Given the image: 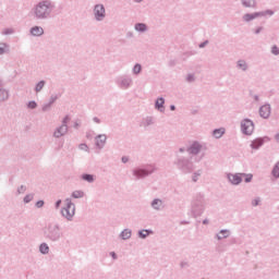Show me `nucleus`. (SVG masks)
I'll return each instance as SVG.
<instances>
[{"instance_id": "11", "label": "nucleus", "mask_w": 279, "mask_h": 279, "mask_svg": "<svg viewBox=\"0 0 279 279\" xmlns=\"http://www.w3.org/2000/svg\"><path fill=\"white\" fill-rule=\"evenodd\" d=\"M104 143H106V135H98L96 138L97 147H104Z\"/></svg>"}, {"instance_id": "12", "label": "nucleus", "mask_w": 279, "mask_h": 279, "mask_svg": "<svg viewBox=\"0 0 279 279\" xmlns=\"http://www.w3.org/2000/svg\"><path fill=\"white\" fill-rule=\"evenodd\" d=\"M199 149H202V146H199L197 143H194L190 148V154H198Z\"/></svg>"}, {"instance_id": "33", "label": "nucleus", "mask_w": 279, "mask_h": 279, "mask_svg": "<svg viewBox=\"0 0 279 279\" xmlns=\"http://www.w3.org/2000/svg\"><path fill=\"white\" fill-rule=\"evenodd\" d=\"M271 52H272L275 56H278V53H279L278 47L274 46L272 49H271Z\"/></svg>"}, {"instance_id": "38", "label": "nucleus", "mask_w": 279, "mask_h": 279, "mask_svg": "<svg viewBox=\"0 0 279 279\" xmlns=\"http://www.w3.org/2000/svg\"><path fill=\"white\" fill-rule=\"evenodd\" d=\"M258 199H255L254 202H253V206H258Z\"/></svg>"}, {"instance_id": "5", "label": "nucleus", "mask_w": 279, "mask_h": 279, "mask_svg": "<svg viewBox=\"0 0 279 279\" xmlns=\"http://www.w3.org/2000/svg\"><path fill=\"white\" fill-rule=\"evenodd\" d=\"M265 14H274L271 11H266L265 13H253V14H246L244 15V21H254V19H258V16H265Z\"/></svg>"}, {"instance_id": "18", "label": "nucleus", "mask_w": 279, "mask_h": 279, "mask_svg": "<svg viewBox=\"0 0 279 279\" xmlns=\"http://www.w3.org/2000/svg\"><path fill=\"white\" fill-rule=\"evenodd\" d=\"M134 174L137 175V178H143L144 175H147V171H145V170H135Z\"/></svg>"}, {"instance_id": "21", "label": "nucleus", "mask_w": 279, "mask_h": 279, "mask_svg": "<svg viewBox=\"0 0 279 279\" xmlns=\"http://www.w3.org/2000/svg\"><path fill=\"white\" fill-rule=\"evenodd\" d=\"M4 99H8V93L5 89L0 90V101H4Z\"/></svg>"}, {"instance_id": "34", "label": "nucleus", "mask_w": 279, "mask_h": 279, "mask_svg": "<svg viewBox=\"0 0 279 279\" xmlns=\"http://www.w3.org/2000/svg\"><path fill=\"white\" fill-rule=\"evenodd\" d=\"M1 53H5V45L0 44V56Z\"/></svg>"}, {"instance_id": "19", "label": "nucleus", "mask_w": 279, "mask_h": 279, "mask_svg": "<svg viewBox=\"0 0 279 279\" xmlns=\"http://www.w3.org/2000/svg\"><path fill=\"white\" fill-rule=\"evenodd\" d=\"M72 196L75 198V199H78L80 197H84V192L82 191H74Z\"/></svg>"}, {"instance_id": "6", "label": "nucleus", "mask_w": 279, "mask_h": 279, "mask_svg": "<svg viewBox=\"0 0 279 279\" xmlns=\"http://www.w3.org/2000/svg\"><path fill=\"white\" fill-rule=\"evenodd\" d=\"M105 14H106V9L104 8V5L98 4L95 7V16L98 21L100 19H104Z\"/></svg>"}, {"instance_id": "39", "label": "nucleus", "mask_w": 279, "mask_h": 279, "mask_svg": "<svg viewBox=\"0 0 279 279\" xmlns=\"http://www.w3.org/2000/svg\"><path fill=\"white\" fill-rule=\"evenodd\" d=\"M60 204H62V201H58V202H57V208L60 207Z\"/></svg>"}, {"instance_id": "16", "label": "nucleus", "mask_w": 279, "mask_h": 279, "mask_svg": "<svg viewBox=\"0 0 279 279\" xmlns=\"http://www.w3.org/2000/svg\"><path fill=\"white\" fill-rule=\"evenodd\" d=\"M162 106H165V98H158L156 101V108H158V110H160V108H162Z\"/></svg>"}, {"instance_id": "30", "label": "nucleus", "mask_w": 279, "mask_h": 279, "mask_svg": "<svg viewBox=\"0 0 279 279\" xmlns=\"http://www.w3.org/2000/svg\"><path fill=\"white\" fill-rule=\"evenodd\" d=\"M239 66H240V69H243V71H245L247 69L245 61H239Z\"/></svg>"}, {"instance_id": "9", "label": "nucleus", "mask_w": 279, "mask_h": 279, "mask_svg": "<svg viewBox=\"0 0 279 279\" xmlns=\"http://www.w3.org/2000/svg\"><path fill=\"white\" fill-rule=\"evenodd\" d=\"M31 34L33 36H43L45 34V31L40 26H35L31 29Z\"/></svg>"}, {"instance_id": "25", "label": "nucleus", "mask_w": 279, "mask_h": 279, "mask_svg": "<svg viewBox=\"0 0 279 279\" xmlns=\"http://www.w3.org/2000/svg\"><path fill=\"white\" fill-rule=\"evenodd\" d=\"M45 87V82H39L36 86V92L40 93V90H43V88Z\"/></svg>"}, {"instance_id": "24", "label": "nucleus", "mask_w": 279, "mask_h": 279, "mask_svg": "<svg viewBox=\"0 0 279 279\" xmlns=\"http://www.w3.org/2000/svg\"><path fill=\"white\" fill-rule=\"evenodd\" d=\"M243 178H244L245 182H252V178H254V175L242 173V179Z\"/></svg>"}, {"instance_id": "7", "label": "nucleus", "mask_w": 279, "mask_h": 279, "mask_svg": "<svg viewBox=\"0 0 279 279\" xmlns=\"http://www.w3.org/2000/svg\"><path fill=\"white\" fill-rule=\"evenodd\" d=\"M259 114L260 117H263V119L269 118V114H271V107H269L268 105L263 106L259 109Z\"/></svg>"}, {"instance_id": "32", "label": "nucleus", "mask_w": 279, "mask_h": 279, "mask_svg": "<svg viewBox=\"0 0 279 279\" xmlns=\"http://www.w3.org/2000/svg\"><path fill=\"white\" fill-rule=\"evenodd\" d=\"M83 180H86L87 182H93V175L85 174V175H83Z\"/></svg>"}, {"instance_id": "15", "label": "nucleus", "mask_w": 279, "mask_h": 279, "mask_svg": "<svg viewBox=\"0 0 279 279\" xmlns=\"http://www.w3.org/2000/svg\"><path fill=\"white\" fill-rule=\"evenodd\" d=\"M41 254H49V246L47 244H41L39 247Z\"/></svg>"}, {"instance_id": "3", "label": "nucleus", "mask_w": 279, "mask_h": 279, "mask_svg": "<svg viewBox=\"0 0 279 279\" xmlns=\"http://www.w3.org/2000/svg\"><path fill=\"white\" fill-rule=\"evenodd\" d=\"M242 132L244 134H252L254 132V122H252L251 120H243L242 122Z\"/></svg>"}, {"instance_id": "46", "label": "nucleus", "mask_w": 279, "mask_h": 279, "mask_svg": "<svg viewBox=\"0 0 279 279\" xmlns=\"http://www.w3.org/2000/svg\"><path fill=\"white\" fill-rule=\"evenodd\" d=\"M84 147H86V145H82V148L84 149Z\"/></svg>"}, {"instance_id": "28", "label": "nucleus", "mask_w": 279, "mask_h": 279, "mask_svg": "<svg viewBox=\"0 0 279 279\" xmlns=\"http://www.w3.org/2000/svg\"><path fill=\"white\" fill-rule=\"evenodd\" d=\"M32 199H34V195H26V196L24 197L25 204H29V202H32Z\"/></svg>"}, {"instance_id": "10", "label": "nucleus", "mask_w": 279, "mask_h": 279, "mask_svg": "<svg viewBox=\"0 0 279 279\" xmlns=\"http://www.w3.org/2000/svg\"><path fill=\"white\" fill-rule=\"evenodd\" d=\"M66 130H68V129H66V125H61V126L54 132L56 138H60V136H64Z\"/></svg>"}, {"instance_id": "22", "label": "nucleus", "mask_w": 279, "mask_h": 279, "mask_svg": "<svg viewBox=\"0 0 279 279\" xmlns=\"http://www.w3.org/2000/svg\"><path fill=\"white\" fill-rule=\"evenodd\" d=\"M272 175L275 178H279V162L275 166V168L272 170Z\"/></svg>"}, {"instance_id": "1", "label": "nucleus", "mask_w": 279, "mask_h": 279, "mask_svg": "<svg viewBox=\"0 0 279 279\" xmlns=\"http://www.w3.org/2000/svg\"><path fill=\"white\" fill-rule=\"evenodd\" d=\"M51 8V3L49 2H40L36 8H35V16L37 19H45L49 14V10Z\"/></svg>"}, {"instance_id": "23", "label": "nucleus", "mask_w": 279, "mask_h": 279, "mask_svg": "<svg viewBox=\"0 0 279 279\" xmlns=\"http://www.w3.org/2000/svg\"><path fill=\"white\" fill-rule=\"evenodd\" d=\"M243 5L252 8V5H254V0H243Z\"/></svg>"}, {"instance_id": "45", "label": "nucleus", "mask_w": 279, "mask_h": 279, "mask_svg": "<svg viewBox=\"0 0 279 279\" xmlns=\"http://www.w3.org/2000/svg\"><path fill=\"white\" fill-rule=\"evenodd\" d=\"M191 80H192L191 76H189V82H191Z\"/></svg>"}, {"instance_id": "27", "label": "nucleus", "mask_w": 279, "mask_h": 279, "mask_svg": "<svg viewBox=\"0 0 279 279\" xmlns=\"http://www.w3.org/2000/svg\"><path fill=\"white\" fill-rule=\"evenodd\" d=\"M140 236H141L142 239H145L146 236H149V231H148V230H142V231L140 232Z\"/></svg>"}, {"instance_id": "26", "label": "nucleus", "mask_w": 279, "mask_h": 279, "mask_svg": "<svg viewBox=\"0 0 279 279\" xmlns=\"http://www.w3.org/2000/svg\"><path fill=\"white\" fill-rule=\"evenodd\" d=\"M220 234L222 235H218V239H226L230 236V231H221Z\"/></svg>"}, {"instance_id": "14", "label": "nucleus", "mask_w": 279, "mask_h": 279, "mask_svg": "<svg viewBox=\"0 0 279 279\" xmlns=\"http://www.w3.org/2000/svg\"><path fill=\"white\" fill-rule=\"evenodd\" d=\"M260 145H263V140H260V138L255 140V141L252 143L253 149H258V148L260 147Z\"/></svg>"}, {"instance_id": "4", "label": "nucleus", "mask_w": 279, "mask_h": 279, "mask_svg": "<svg viewBox=\"0 0 279 279\" xmlns=\"http://www.w3.org/2000/svg\"><path fill=\"white\" fill-rule=\"evenodd\" d=\"M45 234L46 236H48V239L56 241V239H58V227L48 228Z\"/></svg>"}, {"instance_id": "41", "label": "nucleus", "mask_w": 279, "mask_h": 279, "mask_svg": "<svg viewBox=\"0 0 279 279\" xmlns=\"http://www.w3.org/2000/svg\"><path fill=\"white\" fill-rule=\"evenodd\" d=\"M122 162H128V158H126V157H123V158H122Z\"/></svg>"}, {"instance_id": "36", "label": "nucleus", "mask_w": 279, "mask_h": 279, "mask_svg": "<svg viewBox=\"0 0 279 279\" xmlns=\"http://www.w3.org/2000/svg\"><path fill=\"white\" fill-rule=\"evenodd\" d=\"M28 108H32V109L36 108V102L35 101H31L28 104Z\"/></svg>"}, {"instance_id": "13", "label": "nucleus", "mask_w": 279, "mask_h": 279, "mask_svg": "<svg viewBox=\"0 0 279 279\" xmlns=\"http://www.w3.org/2000/svg\"><path fill=\"white\" fill-rule=\"evenodd\" d=\"M226 133V130L223 129H218L214 131V136L216 138H221V136H223V134Z\"/></svg>"}, {"instance_id": "17", "label": "nucleus", "mask_w": 279, "mask_h": 279, "mask_svg": "<svg viewBox=\"0 0 279 279\" xmlns=\"http://www.w3.org/2000/svg\"><path fill=\"white\" fill-rule=\"evenodd\" d=\"M121 236L124 240L130 239V236H132V232L130 230H124L122 231Z\"/></svg>"}, {"instance_id": "20", "label": "nucleus", "mask_w": 279, "mask_h": 279, "mask_svg": "<svg viewBox=\"0 0 279 279\" xmlns=\"http://www.w3.org/2000/svg\"><path fill=\"white\" fill-rule=\"evenodd\" d=\"M135 29H136L137 32H145V31L147 29V26H146L145 24H137V25L135 26Z\"/></svg>"}, {"instance_id": "43", "label": "nucleus", "mask_w": 279, "mask_h": 279, "mask_svg": "<svg viewBox=\"0 0 279 279\" xmlns=\"http://www.w3.org/2000/svg\"><path fill=\"white\" fill-rule=\"evenodd\" d=\"M170 109H171V110H175V106H171Z\"/></svg>"}, {"instance_id": "44", "label": "nucleus", "mask_w": 279, "mask_h": 279, "mask_svg": "<svg viewBox=\"0 0 279 279\" xmlns=\"http://www.w3.org/2000/svg\"><path fill=\"white\" fill-rule=\"evenodd\" d=\"M204 45H205V44H201V46H199V47H204Z\"/></svg>"}, {"instance_id": "2", "label": "nucleus", "mask_w": 279, "mask_h": 279, "mask_svg": "<svg viewBox=\"0 0 279 279\" xmlns=\"http://www.w3.org/2000/svg\"><path fill=\"white\" fill-rule=\"evenodd\" d=\"M63 217L71 219L75 215V205L70 199L65 201V207L62 209Z\"/></svg>"}, {"instance_id": "35", "label": "nucleus", "mask_w": 279, "mask_h": 279, "mask_svg": "<svg viewBox=\"0 0 279 279\" xmlns=\"http://www.w3.org/2000/svg\"><path fill=\"white\" fill-rule=\"evenodd\" d=\"M36 206H37V208H43V206H45V202L38 201V202L36 203Z\"/></svg>"}, {"instance_id": "8", "label": "nucleus", "mask_w": 279, "mask_h": 279, "mask_svg": "<svg viewBox=\"0 0 279 279\" xmlns=\"http://www.w3.org/2000/svg\"><path fill=\"white\" fill-rule=\"evenodd\" d=\"M228 179L231 182V184H241L242 173L241 174H228Z\"/></svg>"}, {"instance_id": "31", "label": "nucleus", "mask_w": 279, "mask_h": 279, "mask_svg": "<svg viewBox=\"0 0 279 279\" xmlns=\"http://www.w3.org/2000/svg\"><path fill=\"white\" fill-rule=\"evenodd\" d=\"M141 64H136L135 66H134V69H133V72L135 73V74H138V73H141Z\"/></svg>"}, {"instance_id": "42", "label": "nucleus", "mask_w": 279, "mask_h": 279, "mask_svg": "<svg viewBox=\"0 0 279 279\" xmlns=\"http://www.w3.org/2000/svg\"><path fill=\"white\" fill-rule=\"evenodd\" d=\"M112 258H117V254L111 253Z\"/></svg>"}, {"instance_id": "47", "label": "nucleus", "mask_w": 279, "mask_h": 279, "mask_svg": "<svg viewBox=\"0 0 279 279\" xmlns=\"http://www.w3.org/2000/svg\"><path fill=\"white\" fill-rule=\"evenodd\" d=\"M135 1L141 2V1H143V0H135Z\"/></svg>"}, {"instance_id": "40", "label": "nucleus", "mask_w": 279, "mask_h": 279, "mask_svg": "<svg viewBox=\"0 0 279 279\" xmlns=\"http://www.w3.org/2000/svg\"><path fill=\"white\" fill-rule=\"evenodd\" d=\"M275 138L279 143V133L275 136Z\"/></svg>"}, {"instance_id": "29", "label": "nucleus", "mask_w": 279, "mask_h": 279, "mask_svg": "<svg viewBox=\"0 0 279 279\" xmlns=\"http://www.w3.org/2000/svg\"><path fill=\"white\" fill-rule=\"evenodd\" d=\"M160 204H162L161 201L155 199V201L153 202V207H155L156 209H158V206H160Z\"/></svg>"}, {"instance_id": "37", "label": "nucleus", "mask_w": 279, "mask_h": 279, "mask_svg": "<svg viewBox=\"0 0 279 279\" xmlns=\"http://www.w3.org/2000/svg\"><path fill=\"white\" fill-rule=\"evenodd\" d=\"M71 121V118H69V116H66L64 119H63V125H66V123Z\"/></svg>"}]
</instances>
